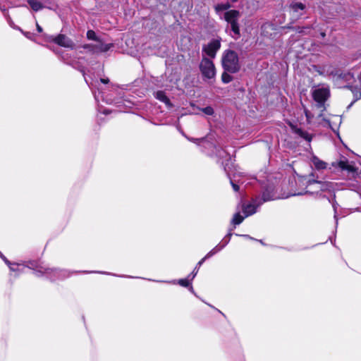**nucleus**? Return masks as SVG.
<instances>
[{"label":"nucleus","instance_id":"obj_38","mask_svg":"<svg viewBox=\"0 0 361 361\" xmlns=\"http://www.w3.org/2000/svg\"><path fill=\"white\" fill-rule=\"evenodd\" d=\"M81 72L82 73L83 75H85V72L83 70H81Z\"/></svg>","mask_w":361,"mask_h":361},{"label":"nucleus","instance_id":"obj_32","mask_svg":"<svg viewBox=\"0 0 361 361\" xmlns=\"http://www.w3.org/2000/svg\"><path fill=\"white\" fill-rule=\"evenodd\" d=\"M13 264L11 263L10 265H8L11 271H16L15 267H12Z\"/></svg>","mask_w":361,"mask_h":361},{"label":"nucleus","instance_id":"obj_17","mask_svg":"<svg viewBox=\"0 0 361 361\" xmlns=\"http://www.w3.org/2000/svg\"><path fill=\"white\" fill-rule=\"evenodd\" d=\"M233 80V76L231 75V73L224 71L221 74V80L224 83L227 84Z\"/></svg>","mask_w":361,"mask_h":361},{"label":"nucleus","instance_id":"obj_22","mask_svg":"<svg viewBox=\"0 0 361 361\" xmlns=\"http://www.w3.org/2000/svg\"><path fill=\"white\" fill-rule=\"evenodd\" d=\"M224 171H225V172L226 173L228 178L230 179V182H231V185H232L233 189L234 190V191L238 192V191L239 190L240 188H239V186H238L236 183H235L232 180V179H231V176H230V174H229V173L228 172V171H227V169H226V166H224Z\"/></svg>","mask_w":361,"mask_h":361},{"label":"nucleus","instance_id":"obj_4","mask_svg":"<svg viewBox=\"0 0 361 361\" xmlns=\"http://www.w3.org/2000/svg\"><path fill=\"white\" fill-rule=\"evenodd\" d=\"M200 70L202 75L207 79H212L216 75V68L213 61L205 56H202L200 63Z\"/></svg>","mask_w":361,"mask_h":361},{"label":"nucleus","instance_id":"obj_30","mask_svg":"<svg viewBox=\"0 0 361 361\" xmlns=\"http://www.w3.org/2000/svg\"><path fill=\"white\" fill-rule=\"evenodd\" d=\"M36 27H37V30L39 32H42V27L37 23H36Z\"/></svg>","mask_w":361,"mask_h":361},{"label":"nucleus","instance_id":"obj_7","mask_svg":"<svg viewBox=\"0 0 361 361\" xmlns=\"http://www.w3.org/2000/svg\"><path fill=\"white\" fill-rule=\"evenodd\" d=\"M51 41L58 44L60 47H63L65 48H68L71 49H75V44L73 41L67 37L66 35L59 34L57 36H51Z\"/></svg>","mask_w":361,"mask_h":361},{"label":"nucleus","instance_id":"obj_20","mask_svg":"<svg viewBox=\"0 0 361 361\" xmlns=\"http://www.w3.org/2000/svg\"><path fill=\"white\" fill-rule=\"evenodd\" d=\"M87 38L90 40L97 41L99 40V38L97 36L95 32L92 30H89L87 32Z\"/></svg>","mask_w":361,"mask_h":361},{"label":"nucleus","instance_id":"obj_34","mask_svg":"<svg viewBox=\"0 0 361 361\" xmlns=\"http://www.w3.org/2000/svg\"><path fill=\"white\" fill-rule=\"evenodd\" d=\"M189 140L190 141H192V142H195V140H196L195 139H193V138H188Z\"/></svg>","mask_w":361,"mask_h":361},{"label":"nucleus","instance_id":"obj_35","mask_svg":"<svg viewBox=\"0 0 361 361\" xmlns=\"http://www.w3.org/2000/svg\"><path fill=\"white\" fill-rule=\"evenodd\" d=\"M190 290L191 291H193V288H192V286H190Z\"/></svg>","mask_w":361,"mask_h":361},{"label":"nucleus","instance_id":"obj_6","mask_svg":"<svg viewBox=\"0 0 361 361\" xmlns=\"http://www.w3.org/2000/svg\"><path fill=\"white\" fill-rule=\"evenodd\" d=\"M221 48L220 39H213L207 44L202 47L203 56H207L212 59L216 57L217 51Z\"/></svg>","mask_w":361,"mask_h":361},{"label":"nucleus","instance_id":"obj_1","mask_svg":"<svg viewBox=\"0 0 361 361\" xmlns=\"http://www.w3.org/2000/svg\"><path fill=\"white\" fill-rule=\"evenodd\" d=\"M221 65L226 72L231 74L238 73L240 70L238 54L231 49L224 51L221 57Z\"/></svg>","mask_w":361,"mask_h":361},{"label":"nucleus","instance_id":"obj_5","mask_svg":"<svg viewBox=\"0 0 361 361\" xmlns=\"http://www.w3.org/2000/svg\"><path fill=\"white\" fill-rule=\"evenodd\" d=\"M113 47V44H106L101 39L96 41V44H86L82 48L91 54H99L108 51Z\"/></svg>","mask_w":361,"mask_h":361},{"label":"nucleus","instance_id":"obj_3","mask_svg":"<svg viewBox=\"0 0 361 361\" xmlns=\"http://www.w3.org/2000/svg\"><path fill=\"white\" fill-rule=\"evenodd\" d=\"M231 233H228V235L224 239V243L222 244H219L214 247L211 251H209L197 264L192 272L188 276V277L191 276V280H192L198 272V269L200 266L204 263V262L219 252L221 249H223L229 242L230 237L231 236Z\"/></svg>","mask_w":361,"mask_h":361},{"label":"nucleus","instance_id":"obj_21","mask_svg":"<svg viewBox=\"0 0 361 361\" xmlns=\"http://www.w3.org/2000/svg\"><path fill=\"white\" fill-rule=\"evenodd\" d=\"M191 276L187 279H180L178 283L183 287H189L190 286Z\"/></svg>","mask_w":361,"mask_h":361},{"label":"nucleus","instance_id":"obj_37","mask_svg":"<svg viewBox=\"0 0 361 361\" xmlns=\"http://www.w3.org/2000/svg\"><path fill=\"white\" fill-rule=\"evenodd\" d=\"M243 236H244V237H246V238H250V236H249V235H243Z\"/></svg>","mask_w":361,"mask_h":361},{"label":"nucleus","instance_id":"obj_19","mask_svg":"<svg viewBox=\"0 0 361 361\" xmlns=\"http://www.w3.org/2000/svg\"><path fill=\"white\" fill-rule=\"evenodd\" d=\"M231 7V4L229 3L226 4H217L215 7L216 11H226L228 10Z\"/></svg>","mask_w":361,"mask_h":361},{"label":"nucleus","instance_id":"obj_11","mask_svg":"<svg viewBox=\"0 0 361 361\" xmlns=\"http://www.w3.org/2000/svg\"><path fill=\"white\" fill-rule=\"evenodd\" d=\"M338 166L342 170L347 171L348 172L352 173L353 174L355 173L357 170V169L353 165L348 163V161L346 159L339 161Z\"/></svg>","mask_w":361,"mask_h":361},{"label":"nucleus","instance_id":"obj_2","mask_svg":"<svg viewBox=\"0 0 361 361\" xmlns=\"http://www.w3.org/2000/svg\"><path fill=\"white\" fill-rule=\"evenodd\" d=\"M240 13L238 10H228L224 13V19L227 23L226 27V30H230L232 32L231 37L234 39H238L240 37L239 18H240Z\"/></svg>","mask_w":361,"mask_h":361},{"label":"nucleus","instance_id":"obj_14","mask_svg":"<svg viewBox=\"0 0 361 361\" xmlns=\"http://www.w3.org/2000/svg\"><path fill=\"white\" fill-rule=\"evenodd\" d=\"M312 163L315 168L318 170L324 169L326 168V163L320 160L319 158L314 157L312 158Z\"/></svg>","mask_w":361,"mask_h":361},{"label":"nucleus","instance_id":"obj_33","mask_svg":"<svg viewBox=\"0 0 361 361\" xmlns=\"http://www.w3.org/2000/svg\"><path fill=\"white\" fill-rule=\"evenodd\" d=\"M320 36H321L322 38L325 37V36H326V33H325V32H320Z\"/></svg>","mask_w":361,"mask_h":361},{"label":"nucleus","instance_id":"obj_29","mask_svg":"<svg viewBox=\"0 0 361 361\" xmlns=\"http://www.w3.org/2000/svg\"><path fill=\"white\" fill-rule=\"evenodd\" d=\"M19 30L21 31V32L27 38H30L31 33L28 32H23L22 30L19 28Z\"/></svg>","mask_w":361,"mask_h":361},{"label":"nucleus","instance_id":"obj_10","mask_svg":"<svg viewBox=\"0 0 361 361\" xmlns=\"http://www.w3.org/2000/svg\"><path fill=\"white\" fill-rule=\"evenodd\" d=\"M154 97L157 99L164 102L169 108H171L173 106L172 103L164 91L159 90L154 92Z\"/></svg>","mask_w":361,"mask_h":361},{"label":"nucleus","instance_id":"obj_16","mask_svg":"<svg viewBox=\"0 0 361 361\" xmlns=\"http://www.w3.org/2000/svg\"><path fill=\"white\" fill-rule=\"evenodd\" d=\"M295 133L308 142L312 140V136L307 132L304 131L300 128H296L295 130Z\"/></svg>","mask_w":361,"mask_h":361},{"label":"nucleus","instance_id":"obj_25","mask_svg":"<svg viewBox=\"0 0 361 361\" xmlns=\"http://www.w3.org/2000/svg\"><path fill=\"white\" fill-rule=\"evenodd\" d=\"M271 200V198L270 197L269 194L267 192H264L262 193V202L269 201Z\"/></svg>","mask_w":361,"mask_h":361},{"label":"nucleus","instance_id":"obj_28","mask_svg":"<svg viewBox=\"0 0 361 361\" xmlns=\"http://www.w3.org/2000/svg\"><path fill=\"white\" fill-rule=\"evenodd\" d=\"M319 182V180H314V179H309L308 181H307V183L308 185H312V184H317V183Z\"/></svg>","mask_w":361,"mask_h":361},{"label":"nucleus","instance_id":"obj_9","mask_svg":"<svg viewBox=\"0 0 361 361\" xmlns=\"http://www.w3.org/2000/svg\"><path fill=\"white\" fill-rule=\"evenodd\" d=\"M305 8V5L301 2H293L290 5V10L297 18H300L303 15Z\"/></svg>","mask_w":361,"mask_h":361},{"label":"nucleus","instance_id":"obj_31","mask_svg":"<svg viewBox=\"0 0 361 361\" xmlns=\"http://www.w3.org/2000/svg\"><path fill=\"white\" fill-rule=\"evenodd\" d=\"M100 81H101L102 83L107 84V83H109V80L108 78H106V79L101 78V79H100Z\"/></svg>","mask_w":361,"mask_h":361},{"label":"nucleus","instance_id":"obj_23","mask_svg":"<svg viewBox=\"0 0 361 361\" xmlns=\"http://www.w3.org/2000/svg\"><path fill=\"white\" fill-rule=\"evenodd\" d=\"M202 112H204L205 114L211 116L214 114V109L211 106H207L202 109Z\"/></svg>","mask_w":361,"mask_h":361},{"label":"nucleus","instance_id":"obj_24","mask_svg":"<svg viewBox=\"0 0 361 361\" xmlns=\"http://www.w3.org/2000/svg\"><path fill=\"white\" fill-rule=\"evenodd\" d=\"M42 4H47L48 6H45L44 7H47L48 8H51L50 6L55 5V0H42Z\"/></svg>","mask_w":361,"mask_h":361},{"label":"nucleus","instance_id":"obj_27","mask_svg":"<svg viewBox=\"0 0 361 361\" xmlns=\"http://www.w3.org/2000/svg\"><path fill=\"white\" fill-rule=\"evenodd\" d=\"M0 257L5 262L7 265L11 264V262L0 252Z\"/></svg>","mask_w":361,"mask_h":361},{"label":"nucleus","instance_id":"obj_36","mask_svg":"<svg viewBox=\"0 0 361 361\" xmlns=\"http://www.w3.org/2000/svg\"><path fill=\"white\" fill-rule=\"evenodd\" d=\"M233 3L236 2L238 0H231Z\"/></svg>","mask_w":361,"mask_h":361},{"label":"nucleus","instance_id":"obj_26","mask_svg":"<svg viewBox=\"0 0 361 361\" xmlns=\"http://www.w3.org/2000/svg\"><path fill=\"white\" fill-rule=\"evenodd\" d=\"M310 29L309 27H298L296 31L298 33L306 34L305 30Z\"/></svg>","mask_w":361,"mask_h":361},{"label":"nucleus","instance_id":"obj_8","mask_svg":"<svg viewBox=\"0 0 361 361\" xmlns=\"http://www.w3.org/2000/svg\"><path fill=\"white\" fill-rule=\"evenodd\" d=\"M329 94L330 92L328 88H318L313 92V98L317 102L323 104L329 97Z\"/></svg>","mask_w":361,"mask_h":361},{"label":"nucleus","instance_id":"obj_18","mask_svg":"<svg viewBox=\"0 0 361 361\" xmlns=\"http://www.w3.org/2000/svg\"><path fill=\"white\" fill-rule=\"evenodd\" d=\"M244 219H245V217L241 216L239 212H238L234 214V216L231 220V223L234 225H239L240 224H241L243 222Z\"/></svg>","mask_w":361,"mask_h":361},{"label":"nucleus","instance_id":"obj_15","mask_svg":"<svg viewBox=\"0 0 361 361\" xmlns=\"http://www.w3.org/2000/svg\"><path fill=\"white\" fill-rule=\"evenodd\" d=\"M243 211L245 214V216H248L256 212V207L252 204H248L243 207Z\"/></svg>","mask_w":361,"mask_h":361},{"label":"nucleus","instance_id":"obj_12","mask_svg":"<svg viewBox=\"0 0 361 361\" xmlns=\"http://www.w3.org/2000/svg\"><path fill=\"white\" fill-rule=\"evenodd\" d=\"M317 189L320 191H331L334 189L333 183L329 181H319Z\"/></svg>","mask_w":361,"mask_h":361},{"label":"nucleus","instance_id":"obj_39","mask_svg":"<svg viewBox=\"0 0 361 361\" xmlns=\"http://www.w3.org/2000/svg\"><path fill=\"white\" fill-rule=\"evenodd\" d=\"M49 269H45V271L47 272Z\"/></svg>","mask_w":361,"mask_h":361},{"label":"nucleus","instance_id":"obj_13","mask_svg":"<svg viewBox=\"0 0 361 361\" xmlns=\"http://www.w3.org/2000/svg\"><path fill=\"white\" fill-rule=\"evenodd\" d=\"M27 1L32 9L35 11H38L44 7L42 2L37 0H27Z\"/></svg>","mask_w":361,"mask_h":361}]
</instances>
